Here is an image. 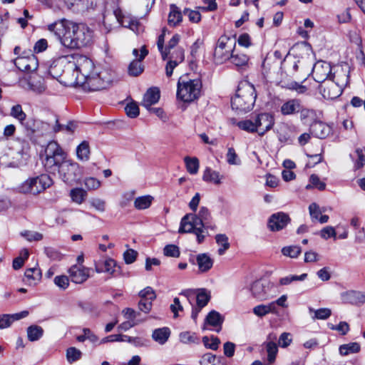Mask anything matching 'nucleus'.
I'll list each match as a JSON object with an SVG mask.
<instances>
[{
	"label": "nucleus",
	"mask_w": 365,
	"mask_h": 365,
	"mask_svg": "<svg viewBox=\"0 0 365 365\" xmlns=\"http://www.w3.org/2000/svg\"><path fill=\"white\" fill-rule=\"evenodd\" d=\"M47 29L63 46L69 48L86 46L92 41V31L84 24L62 19L48 25Z\"/></svg>",
	"instance_id": "1"
},
{
	"label": "nucleus",
	"mask_w": 365,
	"mask_h": 365,
	"mask_svg": "<svg viewBox=\"0 0 365 365\" xmlns=\"http://www.w3.org/2000/svg\"><path fill=\"white\" fill-rule=\"evenodd\" d=\"M67 66L63 71L66 76H70V84L76 86L77 83L85 82V79L92 74L94 70L93 61L86 56L78 53L63 57Z\"/></svg>",
	"instance_id": "2"
},
{
	"label": "nucleus",
	"mask_w": 365,
	"mask_h": 365,
	"mask_svg": "<svg viewBox=\"0 0 365 365\" xmlns=\"http://www.w3.org/2000/svg\"><path fill=\"white\" fill-rule=\"evenodd\" d=\"M257 98L255 88L247 81L241 82L234 97L231 98L233 110L247 113L253 108Z\"/></svg>",
	"instance_id": "3"
},
{
	"label": "nucleus",
	"mask_w": 365,
	"mask_h": 365,
	"mask_svg": "<svg viewBox=\"0 0 365 365\" xmlns=\"http://www.w3.org/2000/svg\"><path fill=\"white\" fill-rule=\"evenodd\" d=\"M201 89L200 79H190L187 76H182L178 82L177 98L184 102H192L200 97Z\"/></svg>",
	"instance_id": "4"
},
{
	"label": "nucleus",
	"mask_w": 365,
	"mask_h": 365,
	"mask_svg": "<svg viewBox=\"0 0 365 365\" xmlns=\"http://www.w3.org/2000/svg\"><path fill=\"white\" fill-rule=\"evenodd\" d=\"M44 155L43 163L45 168L49 172H55L67 157L66 153L56 141L48 143L44 150Z\"/></svg>",
	"instance_id": "5"
},
{
	"label": "nucleus",
	"mask_w": 365,
	"mask_h": 365,
	"mask_svg": "<svg viewBox=\"0 0 365 365\" xmlns=\"http://www.w3.org/2000/svg\"><path fill=\"white\" fill-rule=\"evenodd\" d=\"M53 184V180L47 174L31 177L25 180L20 186V192L24 194L37 195L43 192Z\"/></svg>",
	"instance_id": "6"
},
{
	"label": "nucleus",
	"mask_w": 365,
	"mask_h": 365,
	"mask_svg": "<svg viewBox=\"0 0 365 365\" xmlns=\"http://www.w3.org/2000/svg\"><path fill=\"white\" fill-rule=\"evenodd\" d=\"M56 170H58L60 178L70 185L77 182L82 175L79 165L67 159L60 164Z\"/></svg>",
	"instance_id": "7"
},
{
	"label": "nucleus",
	"mask_w": 365,
	"mask_h": 365,
	"mask_svg": "<svg viewBox=\"0 0 365 365\" xmlns=\"http://www.w3.org/2000/svg\"><path fill=\"white\" fill-rule=\"evenodd\" d=\"M236 41L227 36H221L217 43L214 51L215 61L221 64L230 59V56L235 50Z\"/></svg>",
	"instance_id": "8"
},
{
	"label": "nucleus",
	"mask_w": 365,
	"mask_h": 365,
	"mask_svg": "<svg viewBox=\"0 0 365 365\" xmlns=\"http://www.w3.org/2000/svg\"><path fill=\"white\" fill-rule=\"evenodd\" d=\"M342 76V79H337V81L329 79L321 84L320 91L324 98L335 99L341 95L346 81V76L344 73Z\"/></svg>",
	"instance_id": "9"
},
{
	"label": "nucleus",
	"mask_w": 365,
	"mask_h": 365,
	"mask_svg": "<svg viewBox=\"0 0 365 365\" xmlns=\"http://www.w3.org/2000/svg\"><path fill=\"white\" fill-rule=\"evenodd\" d=\"M24 128V133L27 137L32 140L37 133L43 135L49 128V125L42 120L35 118H26L24 120L19 123Z\"/></svg>",
	"instance_id": "10"
},
{
	"label": "nucleus",
	"mask_w": 365,
	"mask_h": 365,
	"mask_svg": "<svg viewBox=\"0 0 365 365\" xmlns=\"http://www.w3.org/2000/svg\"><path fill=\"white\" fill-rule=\"evenodd\" d=\"M109 82V79L106 80L102 76V73L92 72V74L85 79V82L77 83L76 86H81L86 91H96L105 88Z\"/></svg>",
	"instance_id": "11"
},
{
	"label": "nucleus",
	"mask_w": 365,
	"mask_h": 365,
	"mask_svg": "<svg viewBox=\"0 0 365 365\" xmlns=\"http://www.w3.org/2000/svg\"><path fill=\"white\" fill-rule=\"evenodd\" d=\"M333 68L326 61H317L312 68V76L315 81L323 84L330 79Z\"/></svg>",
	"instance_id": "12"
},
{
	"label": "nucleus",
	"mask_w": 365,
	"mask_h": 365,
	"mask_svg": "<svg viewBox=\"0 0 365 365\" xmlns=\"http://www.w3.org/2000/svg\"><path fill=\"white\" fill-rule=\"evenodd\" d=\"M255 124L257 127V133L259 135H264L272 128L274 124V116L269 113H261L255 116Z\"/></svg>",
	"instance_id": "13"
},
{
	"label": "nucleus",
	"mask_w": 365,
	"mask_h": 365,
	"mask_svg": "<svg viewBox=\"0 0 365 365\" xmlns=\"http://www.w3.org/2000/svg\"><path fill=\"white\" fill-rule=\"evenodd\" d=\"M271 284L266 280H257L253 282L250 291L252 296L260 300H266L270 296Z\"/></svg>",
	"instance_id": "14"
},
{
	"label": "nucleus",
	"mask_w": 365,
	"mask_h": 365,
	"mask_svg": "<svg viewBox=\"0 0 365 365\" xmlns=\"http://www.w3.org/2000/svg\"><path fill=\"white\" fill-rule=\"evenodd\" d=\"M14 64L21 71L32 72L38 68L37 58L32 53L28 56H18Z\"/></svg>",
	"instance_id": "15"
},
{
	"label": "nucleus",
	"mask_w": 365,
	"mask_h": 365,
	"mask_svg": "<svg viewBox=\"0 0 365 365\" xmlns=\"http://www.w3.org/2000/svg\"><path fill=\"white\" fill-rule=\"evenodd\" d=\"M90 270V268L84 266L72 265L68 272L72 282L82 284L89 278Z\"/></svg>",
	"instance_id": "16"
},
{
	"label": "nucleus",
	"mask_w": 365,
	"mask_h": 365,
	"mask_svg": "<svg viewBox=\"0 0 365 365\" xmlns=\"http://www.w3.org/2000/svg\"><path fill=\"white\" fill-rule=\"evenodd\" d=\"M289 215L284 212H279L272 214L268 220V227L271 231H279L284 228L289 222Z\"/></svg>",
	"instance_id": "17"
},
{
	"label": "nucleus",
	"mask_w": 365,
	"mask_h": 365,
	"mask_svg": "<svg viewBox=\"0 0 365 365\" xmlns=\"http://www.w3.org/2000/svg\"><path fill=\"white\" fill-rule=\"evenodd\" d=\"M310 133L316 138H326L331 132V128L319 120H314L310 124Z\"/></svg>",
	"instance_id": "18"
},
{
	"label": "nucleus",
	"mask_w": 365,
	"mask_h": 365,
	"mask_svg": "<svg viewBox=\"0 0 365 365\" xmlns=\"http://www.w3.org/2000/svg\"><path fill=\"white\" fill-rule=\"evenodd\" d=\"M148 54V51L145 46L140 49V54L138 60H133L128 66V74L131 76H138L144 71V66L142 61Z\"/></svg>",
	"instance_id": "19"
},
{
	"label": "nucleus",
	"mask_w": 365,
	"mask_h": 365,
	"mask_svg": "<svg viewBox=\"0 0 365 365\" xmlns=\"http://www.w3.org/2000/svg\"><path fill=\"white\" fill-rule=\"evenodd\" d=\"M276 339L277 335L275 334H269L267 336V341L264 343L267 353L268 364H272L274 362L278 352V346L275 342Z\"/></svg>",
	"instance_id": "20"
},
{
	"label": "nucleus",
	"mask_w": 365,
	"mask_h": 365,
	"mask_svg": "<svg viewBox=\"0 0 365 365\" xmlns=\"http://www.w3.org/2000/svg\"><path fill=\"white\" fill-rule=\"evenodd\" d=\"M302 102L298 98H292L284 102L280 107V113L283 115H293L300 111Z\"/></svg>",
	"instance_id": "21"
},
{
	"label": "nucleus",
	"mask_w": 365,
	"mask_h": 365,
	"mask_svg": "<svg viewBox=\"0 0 365 365\" xmlns=\"http://www.w3.org/2000/svg\"><path fill=\"white\" fill-rule=\"evenodd\" d=\"M114 15L118 23L123 27L129 28L132 31L137 32L139 23L129 16H125L120 9L114 11Z\"/></svg>",
	"instance_id": "22"
},
{
	"label": "nucleus",
	"mask_w": 365,
	"mask_h": 365,
	"mask_svg": "<svg viewBox=\"0 0 365 365\" xmlns=\"http://www.w3.org/2000/svg\"><path fill=\"white\" fill-rule=\"evenodd\" d=\"M160 97L159 89L156 87L150 88L144 94L141 105L146 109H150L153 105L159 101Z\"/></svg>",
	"instance_id": "23"
},
{
	"label": "nucleus",
	"mask_w": 365,
	"mask_h": 365,
	"mask_svg": "<svg viewBox=\"0 0 365 365\" xmlns=\"http://www.w3.org/2000/svg\"><path fill=\"white\" fill-rule=\"evenodd\" d=\"M28 315V311H22L13 314L0 315V329H3L9 327L14 321L25 318Z\"/></svg>",
	"instance_id": "24"
},
{
	"label": "nucleus",
	"mask_w": 365,
	"mask_h": 365,
	"mask_svg": "<svg viewBox=\"0 0 365 365\" xmlns=\"http://www.w3.org/2000/svg\"><path fill=\"white\" fill-rule=\"evenodd\" d=\"M116 262L110 258L100 259L95 263V269L98 273L106 272L112 274L115 272Z\"/></svg>",
	"instance_id": "25"
},
{
	"label": "nucleus",
	"mask_w": 365,
	"mask_h": 365,
	"mask_svg": "<svg viewBox=\"0 0 365 365\" xmlns=\"http://www.w3.org/2000/svg\"><path fill=\"white\" fill-rule=\"evenodd\" d=\"M195 259L200 272H207L212 267L213 260L207 253L197 255Z\"/></svg>",
	"instance_id": "26"
},
{
	"label": "nucleus",
	"mask_w": 365,
	"mask_h": 365,
	"mask_svg": "<svg viewBox=\"0 0 365 365\" xmlns=\"http://www.w3.org/2000/svg\"><path fill=\"white\" fill-rule=\"evenodd\" d=\"M228 61L238 68L244 69L248 65L249 57L245 53L234 50Z\"/></svg>",
	"instance_id": "27"
},
{
	"label": "nucleus",
	"mask_w": 365,
	"mask_h": 365,
	"mask_svg": "<svg viewBox=\"0 0 365 365\" xmlns=\"http://www.w3.org/2000/svg\"><path fill=\"white\" fill-rule=\"evenodd\" d=\"M170 336V330L168 327L158 328L153 330V339L160 345L165 344Z\"/></svg>",
	"instance_id": "28"
},
{
	"label": "nucleus",
	"mask_w": 365,
	"mask_h": 365,
	"mask_svg": "<svg viewBox=\"0 0 365 365\" xmlns=\"http://www.w3.org/2000/svg\"><path fill=\"white\" fill-rule=\"evenodd\" d=\"M200 363L201 365H225V359L222 356H217L211 353L205 354Z\"/></svg>",
	"instance_id": "29"
},
{
	"label": "nucleus",
	"mask_w": 365,
	"mask_h": 365,
	"mask_svg": "<svg viewBox=\"0 0 365 365\" xmlns=\"http://www.w3.org/2000/svg\"><path fill=\"white\" fill-rule=\"evenodd\" d=\"M27 283L36 285L41 279V270L38 267L27 269L24 274Z\"/></svg>",
	"instance_id": "30"
},
{
	"label": "nucleus",
	"mask_w": 365,
	"mask_h": 365,
	"mask_svg": "<svg viewBox=\"0 0 365 365\" xmlns=\"http://www.w3.org/2000/svg\"><path fill=\"white\" fill-rule=\"evenodd\" d=\"M299 118L302 123L309 124L315 120L317 118L316 111L313 109L304 107L302 105L300 107Z\"/></svg>",
	"instance_id": "31"
},
{
	"label": "nucleus",
	"mask_w": 365,
	"mask_h": 365,
	"mask_svg": "<svg viewBox=\"0 0 365 365\" xmlns=\"http://www.w3.org/2000/svg\"><path fill=\"white\" fill-rule=\"evenodd\" d=\"M346 297L352 304L360 305L365 303V292L351 290L346 292Z\"/></svg>",
	"instance_id": "32"
},
{
	"label": "nucleus",
	"mask_w": 365,
	"mask_h": 365,
	"mask_svg": "<svg viewBox=\"0 0 365 365\" xmlns=\"http://www.w3.org/2000/svg\"><path fill=\"white\" fill-rule=\"evenodd\" d=\"M27 337L30 341H36L39 340L43 335V329L36 324L29 326L26 330Z\"/></svg>",
	"instance_id": "33"
},
{
	"label": "nucleus",
	"mask_w": 365,
	"mask_h": 365,
	"mask_svg": "<svg viewBox=\"0 0 365 365\" xmlns=\"http://www.w3.org/2000/svg\"><path fill=\"white\" fill-rule=\"evenodd\" d=\"M222 176H220L217 171L212 170L210 168H206L202 175V180L205 182H213L216 185L221 183V179Z\"/></svg>",
	"instance_id": "34"
},
{
	"label": "nucleus",
	"mask_w": 365,
	"mask_h": 365,
	"mask_svg": "<svg viewBox=\"0 0 365 365\" xmlns=\"http://www.w3.org/2000/svg\"><path fill=\"white\" fill-rule=\"evenodd\" d=\"M182 13L178 7L174 4L170 6V11L168 15V24L170 26H175L182 21Z\"/></svg>",
	"instance_id": "35"
},
{
	"label": "nucleus",
	"mask_w": 365,
	"mask_h": 365,
	"mask_svg": "<svg viewBox=\"0 0 365 365\" xmlns=\"http://www.w3.org/2000/svg\"><path fill=\"white\" fill-rule=\"evenodd\" d=\"M196 215L205 223L206 227H210L212 230L216 229V225L212 222L210 212L206 207H201L198 213Z\"/></svg>",
	"instance_id": "36"
},
{
	"label": "nucleus",
	"mask_w": 365,
	"mask_h": 365,
	"mask_svg": "<svg viewBox=\"0 0 365 365\" xmlns=\"http://www.w3.org/2000/svg\"><path fill=\"white\" fill-rule=\"evenodd\" d=\"M76 155L78 160L88 161L90 156V147L88 142L84 140L76 148Z\"/></svg>",
	"instance_id": "37"
},
{
	"label": "nucleus",
	"mask_w": 365,
	"mask_h": 365,
	"mask_svg": "<svg viewBox=\"0 0 365 365\" xmlns=\"http://www.w3.org/2000/svg\"><path fill=\"white\" fill-rule=\"evenodd\" d=\"M361 350V346L357 342H351L342 344L339 346V351L341 355L347 356L350 354H356Z\"/></svg>",
	"instance_id": "38"
},
{
	"label": "nucleus",
	"mask_w": 365,
	"mask_h": 365,
	"mask_svg": "<svg viewBox=\"0 0 365 365\" xmlns=\"http://www.w3.org/2000/svg\"><path fill=\"white\" fill-rule=\"evenodd\" d=\"M252 312L259 317H263L269 313L274 314V304L270 303L268 304H259L255 306Z\"/></svg>",
	"instance_id": "39"
},
{
	"label": "nucleus",
	"mask_w": 365,
	"mask_h": 365,
	"mask_svg": "<svg viewBox=\"0 0 365 365\" xmlns=\"http://www.w3.org/2000/svg\"><path fill=\"white\" fill-rule=\"evenodd\" d=\"M7 155L11 156L14 160L6 162L4 159H1V164L13 168L19 167L21 164L23 158V153L21 152L11 150Z\"/></svg>",
	"instance_id": "40"
},
{
	"label": "nucleus",
	"mask_w": 365,
	"mask_h": 365,
	"mask_svg": "<svg viewBox=\"0 0 365 365\" xmlns=\"http://www.w3.org/2000/svg\"><path fill=\"white\" fill-rule=\"evenodd\" d=\"M223 320V317L219 312L212 310L206 317L205 322L212 327H221Z\"/></svg>",
	"instance_id": "41"
},
{
	"label": "nucleus",
	"mask_w": 365,
	"mask_h": 365,
	"mask_svg": "<svg viewBox=\"0 0 365 365\" xmlns=\"http://www.w3.org/2000/svg\"><path fill=\"white\" fill-rule=\"evenodd\" d=\"M70 197L73 202L81 205L87 197V192L82 188H73L70 191Z\"/></svg>",
	"instance_id": "42"
},
{
	"label": "nucleus",
	"mask_w": 365,
	"mask_h": 365,
	"mask_svg": "<svg viewBox=\"0 0 365 365\" xmlns=\"http://www.w3.org/2000/svg\"><path fill=\"white\" fill-rule=\"evenodd\" d=\"M215 240L217 244L220 246L217 250L218 255H223L230 247L228 237L225 234H218L215 236Z\"/></svg>",
	"instance_id": "43"
},
{
	"label": "nucleus",
	"mask_w": 365,
	"mask_h": 365,
	"mask_svg": "<svg viewBox=\"0 0 365 365\" xmlns=\"http://www.w3.org/2000/svg\"><path fill=\"white\" fill-rule=\"evenodd\" d=\"M153 200V197L150 195L140 196L134 200V207L137 210H145L148 208Z\"/></svg>",
	"instance_id": "44"
},
{
	"label": "nucleus",
	"mask_w": 365,
	"mask_h": 365,
	"mask_svg": "<svg viewBox=\"0 0 365 365\" xmlns=\"http://www.w3.org/2000/svg\"><path fill=\"white\" fill-rule=\"evenodd\" d=\"M309 313H314V316L312 317V319L314 320H324L328 319L331 314V311L329 308H320L318 309H314L312 307H309Z\"/></svg>",
	"instance_id": "45"
},
{
	"label": "nucleus",
	"mask_w": 365,
	"mask_h": 365,
	"mask_svg": "<svg viewBox=\"0 0 365 365\" xmlns=\"http://www.w3.org/2000/svg\"><path fill=\"white\" fill-rule=\"evenodd\" d=\"M197 301V306L200 307H205L210 299V293L205 289L198 290V293L195 295Z\"/></svg>",
	"instance_id": "46"
},
{
	"label": "nucleus",
	"mask_w": 365,
	"mask_h": 365,
	"mask_svg": "<svg viewBox=\"0 0 365 365\" xmlns=\"http://www.w3.org/2000/svg\"><path fill=\"white\" fill-rule=\"evenodd\" d=\"M10 116L16 119L20 123L25 120L27 115L23 110L21 105L16 104L11 108Z\"/></svg>",
	"instance_id": "47"
},
{
	"label": "nucleus",
	"mask_w": 365,
	"mask_h": 365,
	"mask_svg": "<svg viewBox=\"0 0 365 365\" xmlns=\"http://www.w3.org/2000/svg\"><path fill=\"white\" fill-rule=\"evenodd\" d=\"M190 215L187 214L182 218L179 228L180 233L195 232V230L190 220Z\"/></svg>",
	"instance_id": "48"
},
{
	"label": "nucleus",
	"mask_w": 365,
	"mask_h": 365,
	"mask_svg": "<svg viewBox=\"0 0 365 365\" xmlns=\"http://www.w3.org/2000/svg\"><path fill=\"white\" fill-rule=\"evenodd\" d=\"M184 161L187 172L191 175L197 173L199 170V160L197 158L185 157Z\"/></svg>",
	"instance_id": "49"
},
{
	"label": "nucleus",
	"mask_w": 365,
	"mask_h": 365,
	"mask_svg": "<svg viewBox=\"0 0 365 365\" xmlns=\"http://www.w3.org/2000/svg\"><path fill=\"white\" fill-rule=\"evenodd\" d=\"M301 252V247L296 245L284 247L282 249V255L291 258H297L300 255Z\"/></svg>",
	"instance_id": "50"
},
{
	"label": "nucleus",
	"mask_w": 365,
	"mask_h": 365,
	"mask_svg": "<svg viewBox=\"0 0 365 365\" xmlns=\"http://www.w3.org/2000/svg\"><path fill=\"white\" fill-rule=\"evenodd\" d=\"M237 125L240 129L247 132L257 133V129L256 125L255 124V118L253 120H245L239 121Z\"/></svg>",
	"instance_id": "51"
},
{
	"label": "nucleus",
	"mask_w": 365,
	"mask_h": 365,
	"mask_svg": "<svg viewBox=\"0 0 365 365\" xmlns=\"http://www.w3.org/2000/svg\"><path fill=\"white\" fill-rule=\"evenodd\" d=\"M81 356L82 352L76 347H70L66 350V359L70 364L79 360Z\"/></svg>",
	"instance_id": "52"
},
{
	"label": "nucleus",
	"mask_w": 365,
	"mask_h": 365,
	"mask_svg": "<svg viewBox=\"0 0 365 365\" xmlns=\"http://www.w3.org/2000/svg\"><path fill=\"white\" fill-rule=\"evenodd\" d=\"M262 67L265 73H269L271 71L279 68L278 65L276 64V62L274 61V58L272 56H269V54L267 55L264 59Z\"/></svg>",
	"instance_id": "53"
},
{
	"label": "nucleus",
	"mask_w": 365,
	"mask_h": 365,
	"mask_svg": "<svg viewBox=\"0 0 365 365\" xmlns=\"http://www.w3.org/2000/svg\"><path fill=\"white\" fill-rule=\"evenodd\" d=\"M282 87L289 90L295 91L297 93L302 94L307 91V88L306 86L296 82H283Z\"/></svg>",
	"instance_id": "54"
},
{
	"label": "nucleus",
	"mask_w": 365,
	"mask_h": 365,
	"mask_svg": "<svg viewBox=\"0 0 365 365\" xmlns=\"http://www.w3.org/2000/svg\"><path fill=\"white\" fill-rule=\"evenodd\" d=\"M307 277V274L304 273L301 275H289L284 277H282L279 279L280 285H288L295 281H304Z\"/></svg>",
	"instance_id": "55"
},
{
	"label": "nucleus",
	"mask_w": 365,
	"mask_h": 365,
	"mask_svg": "<svg viewBox=\"0 0 365 365\" xmlns=\"http://www.w3.org/2000/svg\"><path fill=\"white\" fill-rule=\"evenodd\" d=\"M165 29H163L162 31V34L158 36L157 46L159 51L161 53L162 58L163 60H166L168 57L169 52L164 51V42H165Z\"/></svg>",
	"instance_id": "56"
},
{
	"label": "nucleus",
	"mask_w": 365,
	"mask_h": 365,
	"mask_svg": "<svg viewBox=\"0 0 365 365\" xmlns=\"http://www.w3.org/2000/svg\"><path fill=\"white\" fill-rule=\"evenodd\" d=\"M227 162L230 165H240L241 160L239 158L233 148H229L226 154Z\"/></svg>",
	"instance_id": "57"
},
{
	"label": "nucleus",
	"mask_w": 365,
	"mask_h": 365,
	"mask_svg": "<svg viewBox=\"0 0 365 365\" xmlns=\"http://www.w3.org/2000/svg\"><path fill=\"white\" fill-rule=\"evenodd\" d=\"M202 342L206 348L212 350H217L220 341L216 336H212L211 339H210L208 336H204L202 338Z\"/></svg>",
	"instance_id": "58"
},
{
	"label": "nucleus",
	"mask_w": 365,
	"mask_h": 365,
	"mask_svg": "<svg viewBox=\"0 0 365 365\" xmlns=\"http://www.w3.org/2000/svg\"><path fill=\"white\" fill-rule=\"evenodd\" d=\"M56 125L53 127V132L58 133L59 131L66 130L68 133H73L76 128V125L73 122H68L67 125H61L58 123V120H56Z\"/></svg>",
	"instance_id": "59"
},
{
	"label": "nucleus",
	"mask_w": 365,
	"mask_h": 365,
	"mask_svg": "<svg viewBox=\"0 0 365 365\" xmlns=\"http://www.w3.org/2000/svg\"><path fill=\"white\" fill-rule=\"evenodd\" d=\"M69 279L70 277L66 275H58L55 277L53 282L61 289L65 290L69 286Z\"/></svg>",
	"instance_id": "60"
},
{
	"label": "nucleus",
	"mask_w": 365,
	"mask_h": 365,
	"mask_svg": "<svg viewBox=\"0 0 365 365\" xmlns=\"http://www.w3.org/2000/svg\"><path fill=\"white\" fill-rule=\"evenodd\" d=\"M125 111L127 115L132 118H136L139 115V108L135 102L128 103L125 107Z\"/></svg>",
	"instance_id": "61"
},
{
	"label": "nucleus",
	"mask_w": 365,
	"mask_h": 365,
	"mask_svg": "<svg viewBox=\"0 0 365 365\" xmlns=\"http://www.w3.org/2000/svg\"><path fill=\"white\" fill-rule=\"evenodd\" d=\"M163 253L167 257H178L180 256V250L177 245H168L163 249Z\"/></svg>",
	"instance_id": "62"
},
{
	"label": "nucleus",
	"mask_w": 365,
	"mask_h": 365,
	"mask_svg": "<svg viewBox=\"0 0 365 365\" xmlns=\"http://www.w3.org/2000/svg\"><path fill=\"white\" fill-rule=\"evenodd\" d=\"M189 215H191L190 220L195 230H197V229H199V230L210 229V227H206L205 223H204V222L201 219H200V217H198V215H197L196 214H192V213H190Z\"/></svg>",
	"instance_id": "63"
},
{
	"label": "nucleus",
	"mask_w": 365,
	"mask_h": 365,
	"mask_svg": "<svg viewBox=\"0 0 365 365\" xmlns=\"http://www.w3.org/2000/svg\"><path fill=\"white\" fill-rule=\"evenodd\" d=\"M169 58L173 61H176L177 63H180L184 60V51L181 48H178L176 50H175L173 52H170V54H168V57L167 59Z\"/></svg>",
	"instance_id": "64"
}]
</instances>
